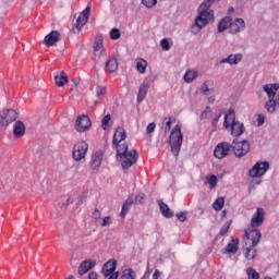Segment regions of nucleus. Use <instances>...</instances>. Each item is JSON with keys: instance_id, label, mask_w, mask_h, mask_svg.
Masks as SVG:
<instances>
[{"instance_id": "f257e3e1", "label": "nucleus", "mask_w": 279, "mask_h": 279, "mask_svg": "<svg viewBox=\"0 0 279 279\" xmlns=\"http://www.w3.org/2000/svg\"><path fill=\"white\" fill-rule=\"evenodd\" d=\"M215 1H218V0H204L203 1V3L199 7L201 11L195 19L194 24L191 27L192 34H199V32H202V29H204V27L207 26L209 21L215 20V12L213 10H210V7L213 5V3H215Z\"/></svg>"}, {"instance_id": "f03ea898", "label": "nucleus", "mask_w": 279, "mask_h": 279, "mask_svg": "<svg viewBox=\"0 0 279 279\" xmlns=\"http://www.w3.org/2000/svg\"><path fill=\"white\" fill-rule=\"evenodd\" d=\"M244 236H246V239H248V240L251 239V241H252V245H250L248 247L245 248L244 256H245L246 260H254V258H256V256L258 255L256 245H258V243H260V239L263 236L260 234V230L244 231Z\"/></svg>"}, {"instance_id": "7ed1b4c3", "label": "nucleus", "mask_w": 279, "mask_h": 279, "mask_svg": "<svg viewBox=\"0 0 279 279\" xmlns=\"http://www.w3.org/2000/svg\"><path fill=\"white\" fill-rule=\"evenodd\" d=\"M223 128L231 130V136H241L245 132V126L236 121V116L232 109L225 116Z\"/></svg>"}, {"instance_id": "20e7f679", "label": "nucleus", "mask_w": 279, "mask_h": 279, "mask_svg": "<svg viewBox=\"0 0 279 279\" xmlns=\"http://www.w3.org/2000/svg\"><path fill=\"white\" fill-rule=\"evenodd\" d=\"M184 141V135L182 134V129L180 124H177L171 133L169 138V145L171 147V153L173 156H178L180 154V149H182V142Z\"/></svg>"}, {"instance_id": "39448f33", "label": "nucleus", "mask_w": 279, "mask_h": 279, "mask_svg": "<svg viewBox=\"0 0 279 279\" xmlns=\"http://www.w3.org/2000/svg\"><path fill=\"white\" fill-rule=\"evenodd\" d=\"M94 56H93V60L95 62V64H99V62H101V60H104V58H106L107 52H106V48H104V35L98 34L94 40Z\"/></svg>"}, {"instance_id": "423d86ee", "label": "nucleus", "mask_w": 279, "mask_h": 279, "mask_svg": "<svg viewBox=\"0 0 279 279\" xmlns=\"http://www.w3.org/2000/svg\"><path fill=\"white\" fill-rule=\"evenodd\" d=\"M231 149H233L234 156L236 158H243L250 153V142L247 141H236L234 140L231 144Z\"/></svg>"}, {"instance_id": "0eeeda50", "label": "nucleus", "mask_w": 279, "mask_h": 279, "mask_svg": "<svg viewBox=\"0 0 279 279\" xmlns=\"http://www.w3.org/2000/svg\"><path fill=\"white\" fill-rule=\"evenodd\" d=\"M86 154H88V144L86 142L81 141L74 144L72 156L76 162L84 160V158H86Z\"/></svg>"}, {"instance_id": "6e6552de", "label": "nucleus", "mask_w": 279, "mask_h": 279, "mask_svg": "<svg viewBox=\"0 0 279 279\" xmlns=\"http://www.w3.org/2000/svg\"><path fill=\"white\" fill-rule=\"evenodd\" d=\"M263 223H265V209H263V207H259L256 209L255 214L253 215L251 219V225L245 230V232H250V230H258L257 228H260Z\"/></svg>"}, {"instance_id": "1a4fd4ad", "label": "nucleus", "mask_w": 279, "mask_h": 279, "mask_svg": "<svg viewBox=\"0 0 279 279\" xmlns=\"http://www.w3.org/2000/svg\"><path fill=\"white\" fill-rule=\"evenodd\" d=\"M122 169H130L132 165H136V161L138 160V151L132 149L129 150L125 155L120 157Z\"/></svg>"}, {"instance_id": "9d476101", "label": "nucleus", "mask_w": 279, "mask_h": 279, "mask_svg": "<svg viewBox=\"0 0 279 279\" xmlns=\"http://www.w3.org/2000/svg\"><path fill=\"white\" fill-rule=\"evenodd\" d=\"M114 271H117V260H108L101 269L102 275L107 279H118L119 272Z\"/></svg>"}, {"instance_id": "9b49d317", "label": "nucleus", "mask_w": 279, "mask_h": 279, "mask_svg": "<svg viewBox=\"0 0 279 279\" xmlns=\"http://www.w3.org/2000/svg\"><path fill=\"white\" fill-rule=\"evenodd\" d=\"M267 171H269V163L267 161H262L254 165L248 173L251 178H260L262 175H265Z\"/></svg>"}, {"instance_id": "f8f14e48", "label": "nucleus", "mask_w": 279, "mask_h": 279, "mask_svg": "<svg viewBox=\"0 0 279 279\" xmlns=\"http://www.w3.org/2000/svg\"><path fill=\"white\" fill-rule=\"evenodd\" d=\"M232 149V144L228 142H222L218 144L214 150L215 158H218V160H221L222 158H226L230 154V150Z\"/></svg>"}, {"instance_id": "ddd939ff", "label": "nucleus", "mask_w": 279, "mask_h": 279, "mask_svg": "<svg viewBox=\"0 0 279 279\" xmlns=\"http://www.w3.org/2000/svg\"><path fill=\"white\" fill-rule=\"evenodd\" d=\"M16 119H19V113H16L14 109L4 110L1 113L0 125H10V123H13Z\"/></svg>"}, {"instance_id": "4468645a", "label": "nucleus", "mask_w": 279, "mask_h": 279, "mask_svg": "<svg viewBox=\"0 0 279 279\" xmlns=\"http://www.w3.org/2000/svg\"><path fill=\"white\" fill-rule=\"evenodd\" d=\"M90 16V7H86V9L80 13V15L76 19V23L74 24V32L75 29L77 32H80V29H82V27L85 26L86 23H88V19Z\"/></svg>"}, {"instance_id": "2eb2a0df", "label": "nucleus", "mask_w": 279, "mask_h": 279, "mask_svg": "<svg viewBox=\"0 0 279 279\" xmlns=\"http://www.w3.org/2000/svg\"><path fill=\"white\" fill-rule=\"evenodd\" d=\"M90 125H93V123L90 122V118H88V116L83 114L76 119V132H87V130H90Z\"/></svg>"}, {"instance_id": "dca6fc26", "label": "nucleus", "mask_w": 279, "mask_h": 279, "mask_svg": "<svg viewBox=\"0 0 279 279\" xmlns=\"http://www.w3.org/2000/svg\"><path fill=\"white\" fill-rule=\"evenodd\" d=\"M62 35H60V32L52 31L45 37V45L46 47H53L56 43H59Z\"/></svg>"}, {"instance_id": "f3484780", "label": "nucleus", "mask_w": 279, "mask_h": 279, "mask_svg": "<svg viewBox=\"0 0 279 279\" xmlns=\"http://www.w3.org/2000/svg\"><path fill=\"white\" fill-rule=\"evenodd\" d=\"M101 162H104V151L96 150L92 155V160H90L92 169H99V167H101Z\"/></svg>"}, {"instance_id": "a211bd4d", "label": "nucleus", "mask_w": 279, "mask_h": 279, "mask_svg": "<svg viewBox=\"0 0 279 279\" xmlns=\"http://www.w3.org/2000/svg\"><path fill=\"white\" fill-rule=\"evenodd\" d=\"M264 93H266L268 99H276V95L279 90V84H266L263 87Z\"/></svg>"}, {"instance_id": "6ab92c4d", "label": "nucleus", "mask_w": 279, "mask_h": 279, "mask_svg": "<svg viewBox=\"0 0 279 279\" xmlns=\"http://www.w3.org/2000/svg\"><path fill=\"white\" fill-rule=\"evenodd\" d=\"M147 93H149V81H144L137 93V104H142L145 100Z\"/></svg>"}, {"instance_id": "aec40b11", "label": "nucleus", "mask_w": 279, "mask_h": 279, "mask_svg": "<svg viewBox=\"0 0 279 279\" xmlns=\"http://www.w3.org/2000/svg\"><path fill=\"white\" fill-rule=\"evenodd\" d=\"M125 138H128V135L125 134V129L119 126L113 134L112 145H119V143H122V141H125Z\"/></svg>"}, {"instance_id": "412c9836", "label": "nucleus", "mask_w": 279, "mask_h": 279, "mask_svg": "<svg viewBox=\"0 0 279 279\" xmlns=\"http://www.w3.org/2000/svg\"><path fill=\"white\" fill-rule=\"evenodd\" d=\"M96 263L90 259H85L78 266V274L81 276H84L85 274H88V271L93 268H95Z\"/></svg>"}, {"instance_id": "4be33fe9", "label": "nucleus", "mask_w": 279, "mask_h": 279, "mask_svg": "<svg viewBox=\"0 0 279 279\" xmlns=\"http://www.w3.org/2000/svg\"><path fill=\"white\" fill-rule=\"evenodd\" d=\"M13 134L16 138H21V136H25V123L22 121H16L13 126Z\"/></svg>"}, {"instance_id": "5701e85b", "label": "nucleus", "mask_w": 279, "mask_h": 279, "mask_svg": "<svg viewBox=\"0 0 279 279\" xmlns=\"http://www.w3.org/2000/svg\"><path fill=\"white\" fill-rule=\"evenodd\" d=\"M228 27H232V17L225 16L218 23V32H219V34H222V32H226V29H228Z\"/></svg>"}, {"instance_id": "b1692460", "label": "nucleus", "mask_w": 279, "mask_h": 279, "mask_svg": "<svg viewBox=\"0 0 279 279\" xmlns=\"http://www.w3.org/2000/svg\"><path fill=\"white\" fill-rule=\"evenodd\" d=\"M54 82L57 86L62 87L64 84H69V76H66V73L64 71L57 72L54 75Z\"/></svg>"}, {"instance_id": "393cba45", "label": "nucleus", "mask_w": 279, "mask_h": 279, "mask_svg": "<svg viewBox=\"0 0 279 279\" xmlns=\"http://www.w3.org/2000/svg\"><path fill=\"white\" fill-rule=\"evenodd\" d=\"M159 208H160L161 215H163L166 219H171V217H173L174 213L173 210H171V208H169V205H167V203L160 201Z\"/></svg>"}, {"instance_id": "a878e982", "label": "nucleus", "mask_w": 279, "mask_h": 279, "mask_svg": "<svg viewBox=\"0 0 279 279\" xmlns=\"http://www.w3.org/2000/svg\"><path fill=\"white\" fill-rule=\"evenodd\" d=\"M119 69V63L117 62V58L111 57L106 62V71H109V73H114Z\"/></svg>"}, {"instance_id": "bb28decb", "label": "nucleus", "mask_w": 279, "mask_h": 279, "mask_svg": "<svg viewBox=\"0 0 279 279\" xmlns=\"http://www.w3.org/2000/svg\"><path fill=\"white\" fill-rule=\"evenodd\" d=\"M277 106H279V105H278V101H276V98H268V101H266V104H265V109L270 114H274V112H276Z\"/></svg>"}, {"instance_id": "cd10ccee", "label": "nucleus", "mask_w": 279, "mask_h": 279, "mask_svg": "<svg viewBox=\"0 0 279 279\" xmlns=\"http://www.w3.org/2000/svg\"><path fill=\"white\" fill-rule=\"evenodd\" d=\"M228 254H236L239 252V240H231L226 247Z\"/></svg>"}, {"instance_id": "c85d7f7f", "label": "nucleus", "mask_w": 279, "mask_h": 279, "mask_svg": "<svg viewBox=\"0 0 279 279\" xmlns=\"http://www.w3.org/2000/svg\"><path fill=\"white\" fill-rule=\"evenodd\" d=\"M214 82L213 81H205L202 85H201V93H203V95H210V90H213V86H214Z\"/></svg>"}, {"instance_id": "c756f323", "label": "nucleus", "mask_w": 279, "mask_h": 279, "mask_svg": "<svg viewBox=\"0 0 279 279\" xmlns=\"http://www.w3.org/2000/svg\"><path fill=\"white\" fill-rule=\"evenodd\" d=\"M234 26L235 28L233 29V34H239L245 29V21L241 17H238L234 20Z\"/></svg>"}, {"instance_id": "7c9ffc66", "label": "nucleus", "mask_w": 279, "mask_h": 279, "mask_svg": "<svg viewBox=\"0 0 279 279\" xmlns=\"http://www.w3.org/2000/svg\"><path fill=\"white\" fill-rule=\"evenodd\" d=\"M117 149V158H121L122 156H125V154H129L130 150H128V145L122 144V145H112Z\"/></svg>"}, {"instance_id": "2f4dec72", "label": "nucleus", "mask_w": 279, "mask_h": 279, "mask_svg": "<svg viewBox=\"0 0 279 279\" xmlns=\"http://www.w3.org/2000/svg\"><path fill=\"white\" fill-rule=\"evenodd\" d=\"M136 63V69L138 71V73H145L146 69H147V61L140 58L135 60Z\"/></svg>"}, {"instance_id": "473e14b6", "label": "nucleus", "mask_w": 279, "mask_h": 279, "mask_svg": "<svg viewBox=\"0 0 279 279\" xmlns=\"http://www.w3.org/2000/svg\"><path fill=\"white\" fill-rule=\"evenodd\" d=\"M197 71L190 70L184 74V81L186 84H191L194 80H197Z\"/></svg>"}, {"instance_id": "72a5a7b5", "label": "nucleus", "mask_w": 279, "mask_h": 279, "mask_svg": "<svg viewBox=\"0 0 279 279\" xmlns=\"http://www.w3.org/2000/svg\"><path fill=\"white\" fill-rule=\"evenodd\" d=\"M230 65L239 64L241 60H243V54L235 53V54H229Z\"/></svg>"}, {"instance_id": "f704fd0d", "label": "nucleus", "mask_w": 279, "mask_h": 279, "mask_svg": "<svg viewBox=\"0 0 279 279\" xmlns=\"http://www.w3.org/2000/svg\"><path fill=\"white\" fill-rule=\"evenodd\" d=\"M223 204H226V199H223V197H218L213 204L214 210H221Z\"/></svg>"}, {"instance_id": "c9c22d12", "label": "nucleus", "mask_w": 279, "mask_h": 279, "mask_svg": "<svg viewBox=\"0 0 279 279\" xmlns=\"http://www.w3.org/2000/svg\"><path fill=\"white\" fill-rule=\"evenodd\" d=\"M96 97L98 99H104V97H106V86L98 85L96 87Z\"/></svg>"}, {"instance_id": "e433bc0d", "label": "nucleus", "mask_w": 279, "mask_h": 279, "mask_svg": "<svg viewBox=\"0 0 279 279\" xmlns=\"http://www.w3.org/2000/svg\"><path fill=\"white\" fill-rule=\"evenodd\" d=\"M246 275H247L248 279H258V278H260V274H258L256 271V269H254V268H247L246 269Z\"/></svg>"}, {"instance_id": "4c0bfd02", "label": "nucleus", "mask_w": 279, "mask_h": 279, "mask_svg": "<svg viewBox=\"0 0 279 279\" xmlns=\"http://www.w3.org/2000/svg\"><path fill=\"white\" fill-rule=\"evenodd\" d=\"M110 38L112 40H119V38H121V31H119V28H112L110 32Z\"/></svg>"}, {"instance_id": "58836bf2", "label": "nucleus", "mask_w": 279, "mask_h": 279, "mask_svg": "<svg viewBox=\"0 0 279 279\" xmlns=\"http://www.w3.org/2000/svg\"><path fill=\"white\" fill-rule=\"evenodd\" d=\"M207 182H208L210 189H215V186H217V182H218L217 175L211 174L210 177H207Z\"/></svg>"}, {"instance_id": "ea45409f", "label": "nucleus", "mask_w": 279, "mask_h": 279, "mask_svg": "<svg viewBox=\"0 0 279 279\" xmlns=\"http://www.w3.org/2000/svg\"><path fill=\"white\" fill-rule=\"evenodd\" d=\"M211 114H213V109L207 106L205 110L201 113V119H210Z\"/></svg>"}, {"instance_id": "a19ab883", "label": "nucleus", "mask_w": 279, "mask_h": 279, "mask_svg": "<svg viewBox=\"0 0 279 279\" xmlns=\"http://www.w3.org/2000/svg\"><path fill=\"white\" fill-rule=\"evenodd\" d=\"M111 116L110 113L106 114L101 120V128L102 130H107L108 123H110Z\"/></svg>"}, {"instance_id": "79ce46f5", "label": "nucleus", "mask_w": 279, "mask_h": 279, "mask_svg": "<svg viewBox=\"0 0 279 279\" xmlns=\"http://www.w3.org/2000/svg\"><path fill=\"white\" fill-rule=\"evenodd\" d=\"M160 46L163 51H169V49H171V45H169V39H161Z\"/></svg>"}, {"instance_id": "37998d69", "label": "nucleus", "mask_w": 279, "mask_h": 279, "mask_svg": "<svg viewBox=\"0 0 279 279\" xmlns=\"http://www.w3.org/2000/svg\"><path fill=\"white\" fill-rule=\"evenodd\" d=\"M228 230H230V222L227 221L220 229V236H226L228 234Z\"/></svg>"}, {"instance_id": "c03bdc74", "label": "nucleus", "mask_w": 279, "mask_h": 279, "mask_svg": "<svg viewBox=\"0 0 279 279\" xmlns=\"http://www.w3.org/2000/svg\"><path fill=\"white\" fill-rule=\"evenodd\" d=\"M142 3L145 8H154L158 3V0H142Z\"/></svg>"}, {"instance_id": "a18cd8bd", "label": "nucleus", "mask_w": 279, "mask_h": 279, "mask_svg": "<svg viewBox=\"0 0 279 279\" xmlns=\"http://www.w3.org/2000/svg\"><path fill=\"white\" fill-rule=\"evenodd\" d=\"M131 208L132 207H130L129 205L123 204L122 210L120 213V217H122V219H125V215H128V213H130Z\"/></svg>"}, {"instance_id": "49530a36", "label": "nucleus", "mask_w": 279, "mask_h": 279, "mask_svg": "<svg viewBox=\"0 0 279 279\" xmlns=\"http://www.w3.org/2000/svg\"><path fill=\"white\" fill-rule=\"evenodd\" d=\"M187 215H189V213L181 211V213L177 214L175 216L179 219V221L184 222V221H186V216Z\"/></svg>"}, {"instance_id": "de8ad7c7", "label": "nucleus", "mask_w": 279, "mask_h": 279, "mask_svg": "<svg viewBox=\"0 0 279 279\" xmlns=\"http://www.w3.org/2000/svg\"><path fill=\"white\" fill-rule=\"evenodd\" d=\"M264 124H265V114L259 113L257 116V128H260Z\"/></svg>"}, {"instance_id": "09e8293b", "label": "nucleus", "mask_w": 279, "mask_h": 279, "mask_svg": "<svg viewBox=\"0 0 279 279\" xmlns=\"http://www.w3.org/2000/svg\"><path fill=\"white\" fill-rule=\"evenodd\" d=\"M219 119H221V113H219L216 118L213 119L211 121V128L213 130H217V123H219Z\"/></svg>"}, {"instance_id": "8fccbe9b", "label": "nucleus", "mask_w": 279, "mask_h": 279, "mask_svg": "<svg viewBox=\"0 0 279 279\" xmlns=\"http://www.w3.org/2000/svg\"><path fill=\"white\" fill-rule=\"evenodd\" d=\"M165 121L166 123H165L163 130L167 133L171 130V118H166Z\"/></svg>"}, {"instance_id": "3c124183", "label": "nucleus", "mask_w": 279, "mask_h": 279, "mask_svg": "<svg viewBox=\"0 0 279 279\" xmlns=\"http://www.w3.org/2000/svg\"><path fill=\"white\" fill-rule=\"evenodd\" d=\"M156 130V123H149L146 128V134H153V132H155Z\"/></svg>"}, {"instance_id": "603ef678", "label": "nucleus", "mask_w": 279, "mask_h": 279, "mask_svg": "<svg viewBox=\"0 0 279 279\" xmlns=\"http://www.w3.org/2000/svg\"><path fill=\"white\" fill-rule=\"evenodd\" d=\"M145 202V194H137L135 196V204H144Z\"/></svg>"}, {"instance_id": "864d4df0", "label": "nucleus", "mask_w": 279, "mask_h": 279, "mask_svg": "<svg viewBox=\"0 0 279 279\" xmlns=\"http://www.w3.org/2000/svg\"><path fill=\"white\" fill-rule=\"evenodd\" d=\"M221 64H230V56H228L227 58H223L220 61H218L216 63V66H221Z\"/></svg>"}, {"instance_id": "5fc2aeb1", "label": "nucleus", "mask_w": 279, "mask_h": 279, "mask_svg": "<svg viewBox=\"0 0 279 279\" xmlns=\"http://www.w3.org/2000/svg\"><path fill=\"white\" fill-rule=\"evenodd\" d=\"M93 219H101V211L97 208L94 209V213L92 214Z\"/></svg>"}, {"instance_id": "6e6d98bb", "label": "nucleus", "mask_w": 279, "mask_h": 279, "mask_svg": "<svg viewBox=\"0 0 279 279\" xmlns=\"http://www.w3.org/2000/svg\"><path fill=\"white\" fill-rule=\"evenodd\" d=\"M101 226L102 228H106V226H110V216H107L102 219Z\"/></svg>"}, {"instance_id": "4d7b16f0", "label": "nucleus", "mask_w": 279, "mask_h": 279, "mask_svg": "<svg viewBox=\"0 0 279 279\" xmlns=\"http://www.w3.org/2000/svg\"><path fill=\"white\" fill-rule=\"evenodd\" d=\"M132 204H134V198H132V197H129V198L124 202V205H125V206L132 207Z\"/></svg>"}, {"instance_id": "13d9d810", "label": "nucleus", "mask_w": 279, "mask_h": 279, "mask_svg": "<svg viewBox=\"0 0 279 279\" xmlns=\"http://www.w3.org/2000/svg\"><path fill=\"white\" fill-rule=\"evenodd\" d=\"M97 278H98L97 272L95 271L89 272L88 279H97Z\"/></svg>"}, {"instance_id": "bf43d9fd", "label": "nucleus", "mask_w": 279, "mask_h": 279, "mask_svg": "<svg viewBox=\"0 0 279 279\" xmlns=\"http://www.w3.org/2000/svg\"><path fill=\"white\" fill-rule=\"evenodd\" d=\"M158 278H160V270H155L153 275V279H158Z\"/></svg>"}, {"instance_id": "052dcab7", "label": "nucleus", "mask_w": 279, "mask_h": 279, "mask_svg": "<svg viewBox=\"0 0 279 279\" xmlns=\"http://www.w3.org/2000/svg\"><path fill=\"white\" fill-rule=\"evenodd\" d=\"M208 104H215V96H209L207 98Z\"/></svg>"}, {"instance_id": "680f3d73", "label": "nucleus", "mask_w": 279, "mask_h": 279, "mask_svg": "<svg viewBox=\"0 0 279 279\" xmlns=\"http://www.w3.org/2000/svg\"><path fill=\"white\" fill-rule=\"evenodd\" d=\"M228 14H234V7H230L228 9Z\"/></svg>"}, {"instance_id": "e2e57ef3", "label": "nucleus", "mask_w": 279, "mask_h": 279, "mask_svg": "<svg viewBox=\"0 0 279 279\" xmlns=\"http://www.w3.org/2000/svg\"><path fill=\"white\" fill-rule=\"evenodd\" d=\"M69 204H73V198L69 197L66 199L65 206H69Z\"/></svg>"}, {"instance_id": "0e129e2a", "label": "nucleus", "mask_w": 279, "mask_h": 279, "mask_svg": "<svg viewBox=\"0 0 279 279\" xmlns=\"http://www.w3.org/2000/svg\"><path fill=\"white\" fill-rule=\"evenodd\" d=\"M66 279H75L73 275H70Z\"/></svg>"}, {"instance_id": "69168bd1", "label": "nucleus", "mask_w": 279, "mask_h": 279, "mask_svg": "<svg viewBox=\"0 0 279 279\" xmlns=\"http://www.w3.org/2000/svg\"><path fill=\"white\" fill-rule=\"evenodd\" d=\"M223 217H226V210L222 211Z\"/></svg>"}, {"instance_id": "338daca9", "label": "nucleus", "mask_w": 279, "mask_h": 279, "mask_svg": "<svg viewBox=\"0 0 279 279\" xmlns=\"http://www.w3.org/2000/svg\"><path fill=\"white\" fill-rule=\"evenodd\" d=\"M264 279H271V277H265Z\"/></svg>"}]
</instances>
